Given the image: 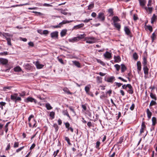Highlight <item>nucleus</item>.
Returning <instances> with one entry per match:
<instances>
[{
    "mask_svg": "<svg viewBox=\"0 0 157 157\" xmlns=\"http://www.w3.org/2000/svg\"><path fill=\"white\" fill-rule=\"evenodd\" d=\"M84 26L83 24H81L75 26L74 27L75 29H79L81 27H83Z\"/></svg>",
    "mask_w": 157,
    "mask_h": 157,
    "instance_id": "nucleus-17",
    "label": "nucleus"
},
{
    "mask_svg": "<svg viewBox=\"0 0 157 157\" xmlns=\"http://www.w3.org/2000/svg\"><path fill=\"white\" fill-rule=\"evenodd\" d=\"M63 115L67 116L69 118H70V117L69 116L67 110H63Z\"/></svg>",
    "mask_w": 157,
    "mask_h": 157,
    "instance_id": "nucleus-26",
    "label": "nucleus"
},
{
    "mask_svg": "<svg viewBox=\"0 0 157 157\" xmlns=\"http://www.w3.org/2000/svg\"><path fill=\"white\" fill-rule=\"evenodd\" d=\"M147 117L149 119H150L151 118V117L152 115L151 113L150 112L149 109H147Z\"/></svg>",
    "mask_w": 157,
    "mask_h": 157,
    "instance_id": "nucleus-21",
    "label": "nucleus"
},
{
    "mask_svg": "<svg viewBox=\"0 0 157 157\" xmlns=\"http://www.w3.org/2000/svg\"><path fill=\"white\" fill-rule=\"evenodd\" d=\"M156 16L155 15V14H154L151 18V23L153 24L154 23L156 19Z\"/></svg>",
    "mask_w": 157,
    "mask_h": 157,
    "instance_id": "nucleus-24",
    "label": "nucleus"
},
{
    "mask_svg": "<svg viewBox=\"0 0 157 157\" xmlns=\"http://www.w3.org/2000/svg\"><path fill=\"white\" fill-rule=\"evenodd\" d=\"M100 144V142L99 141H98L96 143V147L97 148H98L99 145Z\"/></svg>",
    "mask_w": 157,
    "mask_h": 157,
    "instance_id": "nucleus-64",
    "label": "nucleus"
},
{
    "mask_svg": "<svg viewBox=\"0 0 157 157\" xmlns=\"http://www.w3.org/2000/svg\"><path fill=\"white\" fill-rule=\"evenodd\" d=\"M55 113L53 112H50V116L52 117V118H54V117Z\"/></svg>",
    "mask_w": 157,
    "mask_h": 157,
    "instance_id": "nucleus-51",
    "label": "nucleus"
},
{
    "mask_svg": "<svg viewBox=\"0 0 157 157\" xmlns=\"http://www.w3.org/2000/svg\"><path fill=\"white\" fill-rule=\"evenodd\" d=\"M24 148V147L23 146L22 147H21L18 149H17L16 150V152H18L19 151H21V150H22Z\"/></svg>",
    "mask_w": 157,
    "mask_h": 157,
    "instance_id": "nucleus-57",
    "label": "nucleus"
},
{
    "mask_svg": "<svg viewBox=\"0 0 157 157\" xmlns=\"http://www.w3.org/2000/svg\"><path fill=\"white\" fill-rule=\"evenodd\" d=\"M57 10L60 11L61 13L64 15H67V14H68L69 15H71V13H68L67 12H65L64 10H63L62 9H57Z\"/></svg>",
    "mask_w": 157,
    "mask_h": 157,
    "instance_id": "nucleus-13",
    "label": "nucleus"
},
{
    "mask_svg": "<svg viewBox=\"0 0 157 157\" xmlns=\"http://www.w3.org/2000/svg\"><path fill=\"white\" fill-rule=\"evenodd\" d=\"M97 18L101 21H104L105 19L104 13L102 12L99 13L98 14Z\"/></svg>",
    "mask_w": 157,
    "mask_h": 157,
    "instance_id": "nucleus-2",
    "label": "nucleus"
},
{
    "mask_svg": "<svg viewBox=\"0 0 157 157\" xmlns=\"http://www.w3.org/2000/svg\"><path fill=\"white\" fill-rule=\"evenodd\" d=\"M46 106L47 108V109L48 110H50L52 109V107L50 105V104L49 103H47L46 104Z\"/></svg>",
    "mask_w": 157,
    "mask_h": 157,
    "instance_id": "nucleus-40",
    "label": "nucleus"
},
{
    "mask_svg": "<svg viewBox=\"0 0 157 157\" xmlns=\"http://www.w3.org/2000/svg\"><path fill=\"white\" fill-rule=\"evenodd\" d=\"M147 64V61L146 58L144 57L143 58V65L144 67H145L146 66Z\"/></svg>",
    "mask_w": 157,
    "mask_h": 157,
    "instance_id": "nucleus-32",
    "label": "nucleus"
},
{
    "mask_svg": "<svg viewBox=\"0 0 157 157\" xmlns=\"http://www.w3.org/2000/svg\"><path fill=\"white\" fill-rule=\"evenodd\" d=\"M86 36V35L85 34H81L80 35H79L78 36H77L78 39L79 40H80L81 39L84 38Z\"/></svg>",
    "mask_w": 157,
    "mask_h": 157,
    "instance_id": "nucleus-23",
    "label": "nucleus"
},
{
    "mask_svg": "<svg viewBox=\"0 0 157 157\" xmlns=\"http://www.w3.org/2000/svg\"><path fill=\"white\" fill-rule=\"evenodd\" d=\"M114 78L113 77H111L107 79V81L108 82H112Z\"/></svg>",
    "mask_w": 157,
    "mask_h": 157,
    "instance_id": "nucleus-29",
    "label": "nucleus"
},
{
    "mask_svg": "<svg viewBox=\"0 0 157 157\" xmlns=\"http://www.w3.org/2000/svg\"><path fill=\"white\" fill-rule=\"evenodd\" d=\"M72 21H65L64 20L62 22H60L59 23L60 25L61 26V25H62L64 24H65L66 23H69L70 22H72Z\"/></svg>",
    "mask_w": 157,
    "mask_h": 157,
    "instance_id": "nucleus-31",
    "label": "nucleus"
},
{
    "mask_svg": "<svg viewBox=\"0 0 157 157\" xmlns=\"http://www.w3.org/2000/svg\"><path fill=\"white\" fill-rule=\"evenodd\" d=\"M29 126L30 127L33 128L36 127V122L33 120L32 122H29Z\"/></svg>",
    "mask_w": 157,
    "mask_h": 157,
    "instance_id": "nucleus-7",
    "label": "nucleus"
},
{
    "mask_svg": "<svg viewBox=\"0 0 157 157\" xmlns=\"http://www.w3.org/2000/svg\"><path fill=\"white\" fill-rule=\"evenodd\" d=\"M129 84H127L126 85H125V84L123 85L122 86V87L123 89H126L127 87H128V86H127L128 85H129Z\"/></svg>",
    "mask_w": 157,
    "mask_h": 157,
    "instance_id": "nucleus-59",
    "label": "nucleus"
},
{
    "mask_svg": "<svg viewBox=\"0 0 157 157\" xmlns=\"http://www.w3.org/2000/svg\"><path fill=\"white\" fill-rule=\"evenodd\" d=\"M137 66L138 71L139 73L141 69V63L140 61H138L137 62Z\"/></svg>",
    "mask_w": 157,
    "mask_h": 157,
    "instance_id": "nucleus-9",
    "label": "nucleus"
},
{
    "mask_svg": "<svg viewBox=\"0 0 157 157\" xmlns=\"http://www.w3.org/2000/svg\"><path fill=\"white\" fill-rule=\"evenodd\" d=\"M97 79L98 81L99 82H101V78L99 77L98 76L97 77Z\"/></svg>",
    "mask_w": 157,
    "mask_h": 157,
    "instance_id": "nucleus-56",
    "label": "nucleus"
},
{
    "mask_svg": "<svg viewBox=\"0 0 157 157\" xmlns=\"http://www.w3.org/2000/svg\"><path fill=\"white\" fill-rule=\"evenodd\" d=\"M48 31L47 30H44L43 32V34H47L48 33Z\"/></svg>",
    "mask_w": 157,
    "mask_h": 157,
    "instance_id": "nucleus-62",
    "label": "nucleus"
},
{
    "mask_svg": "<svg viewBox=\"0 0 157 157\" xmlns=\"http://www.w3.org/2000/svg\"><path fill=\"white\" fill-rule=\"evenodd\" d=\"M59 150H57L56 151H55L53 153V155H54V157H55L57 155L58 153H59Z\"/></svg>",
    "mask_w": 157,
    "mask_h": 157,
    "instance_id": "nucleus-54",
    "label": "nucleus"
},
{
    "mask_svg": "<svg viewBox=\"0 0 157 157\" xmlns=\"http://www.w3.org/2000/svg\"><path fill=\"white\" fill-rule=\"evenodd\" d=\"M150 96L152 98L154 99L155 100H156V98L155 94H153L152 93H151L150 94Z\"/></svg>",
    "mask_w": 157,
    "mask_h": 157,
    "instance_id": "nucleus-35",
    "label": "nucleus"
},
{
    "mask_svg": "<svg viewBox=\"0 0 157 157\" xmlns=\"http://www.w3.org/2000/svg\"><path fill=\"white\" fill-rule=\"evenodd\" d=\"M72 21H65L64 20L62 22H60L59 23L60 25L61 26V25H62L64 24H65L66 23H69L70 22H72Z\"/></svg>",
    "mask_w": 157,
    "mask_h": 157,
    "instance_id": "nucleus-30",
    "label": "nucleus"
},
{
    "mask_svg": "<svg viewBox=\"0 0 157 157\" xmlns=\"http://www.w3.org/2000/svg\"><path fill=\"white\" fill-rule=\"evenodd\" d=\"M108 12L109 13H110V15L113 16V10L112 9H109L108 10Z\"/></svg>",
    "mask_w": 157,
    "mask_h": 157,
    "instance_id": "nucleus-46",
    "label": "nucleus"
},
{
    "mask_svg": "<svg viewBox=\"0 0 157 157\" xmlns=\"http://www.w3.org/2000/svg\"><path fill=\"white\" fill-rule=\"evenodd\" d=\"M67 30L66 29L63 30L60 33V35L61 37H63L65 36L66 34Z\"/></svg>",
    "mask_w": 157,
    "mask_h": 157,
    "instance_id": "nucleus-20",
    "label": "nucleus"
},
{
    "mask_svg": "<svg viewBox=\"0 0 157 157\" xmlns=\"http://www.w3.org/2000/svg\"><path fill=\"white\" fill-rule=\"evenodd\" d=\"M0 62L2 64L5 65L8 63V61L6 59H0Z\"/></svg>",
    "mask_w": 157,
    "mask_h": 157,
    "instance_id": "nucleus-12",
    "label": "nucleus"
},
{
    "mask_svg": "<svg viewBox=\"0 0 157 157\" xmlns=\"http://www.w3.org/2000/svg\"><path fill=\"white\" fill-rule=\"evenodd\" d=\"M127 69V68L124 65L121 64V71L122 72H124Z\"/></svg>",
    "mask_w": 157,
    "mask_h": 157,
    "instance_id": "nucleus-22",
    "label": "nucleus"
},
{
    "mask_svg": "<svg viewBox=\"0 0 157 157\" xmlns=\"http://www.w3.org/2000/svg\"><path fill=\"white\" fill-rule=\"evenodd\" d=\"M82 108L84 111H85L86 109V105H82Z\"/></svg>",
    "mask_w": 157,
    "mask_h": 157,
    "instance_id": "nucleus-60",
    "label": "nucleus"
},
{
    "mask_svg": "<svg viewBox=\"0 0 157 157\" xmlns=\"http://www.w3.org/2000/svg\"><path fill=\"white\" fill-rule=\"evenodd\" d=\"M8 54L7 52H1L0 53V55H6Z\"/></svg>",
    "mask_w": 157,
    "mask_h": 157,
    "instance_id": "nucleus-61",
    "label": "nucleus"
},
{
    "mask_svg": "<svg viewBox=\"0 0 157 157\" xmlns=\"http://www.w3.org/2000/svg\"><path fill=\"white\" fill-rule=\"evenodd\" d=\"M94 6V4H90L88 6V10H90L91 9L93 8Z\"/></svg>",
    "mask_w": 157,
    "mask_h": 157,
    "instance_id": "nucleus-45",
    "label": "nucleus"
},
{
    "mask_svg": "<svg viewBox=\"0 0 157 157\" xmlns=\"http://www.w3.org/2000/svg\"><path fill=\"white\" fill-rule=\"evenodd\" d=\"M156 104V102L153 100H152L150 104V106H151L153 105H155Z\"/></svg>",
    "mask_w": 157,
    "mask_h": 157,
    "instance_id": "nucleus-49",
    "label": "nucleus"
},
{
    "mask_svg": "<svg viewBox=\"0 0 157 157\" xmlns=\"http://www.w3.org/2000/svg\"><path fill=\"white\" fill-rule=\"evenodd\" d=\"M146 128V126L145 125V123L144 122H143L141 124V129H144Z\"/></svg>",
    "mask_w": 157,
    "mask_h": 157,
    "instance_id": "nucleus-50",
    "label": "nucleus"
},
{
    "mask_svg": "<svg viewBox=\"0 0 157 157\" xmlns=\"http://www.w3.org/2000/svg\"><path fill=\"white\" fill-rule=\"evenodd\" d=\"M19 143L18 142H15L14 145V147L16 148L18 147Z\"/></svg>",
    "mask_w": 157,
    "mask_h": 157,
    "instance_id": "nucleus-55",
    "label": "nucleus"
},
{
    "mask_svg": "<svg viewBox=\"0 0 157 157\" xmlns=\"http://www.w3.org/2000/svg\"><path fill=\"white\" fill-rule=\"evenodd\" d=\"M79 41L77 36L74 37L71 39L69 40V41L70 42H77Z\"/></svg>",
    "mask_w": 157,
    "mask_h": 157,
    "instance_id": "nucleus-14",
    "label": "nucleus"
},
{
    "mask_svg": "<svg viewBox=\"0 0 157 157\" xmlns=\"http://www.w3.org/2000/svg\"><path fill=\"white\" fill-rule=\"evenodd\" d=\"M6 40L8 44L9 45H11L10 39L9 38L6 37Z\"/></svg>",
    "mask_w": 157,
    "mask_h": 157,
    "instance_id": "nucleus-37",
    "label": "nucleus"
},
{
    "mask_svg": "<svg viewBox=\"0 0 157 157\" xmlns=\"http://www.w3.org/2000/svg\"><path fill=\"white\" fill-rule=\"evenodd\" d=\"M114 67L116 68L117 70L118 71L120 68V66L117 64H116L114 66Z\"/></svg>",
    "mask_w": 157,
    "mask_h": 157,
    "instance_id": "nucleus-41",
    "label": "nucleus"
},
{
    "mask_svg": "<svg viewBox=\"0 0 157 157\" xmlns=\"http://www.w3.org/2000/svg\"><path fill=\"white\" fill-rule=\"evenodd\" d=\"M146 29H148L151 32L152 31L153 29L151 26L150 25H147L146 26Z\"/></svg>",
    "mask_w": 157,
    "mask_h": 157,
    "instance_id": "nucleus-38",
    "label": "nucleus"
},
{
    "mask_svg": "<svg viewBox=\"0 0 157 157\" xmlns=\"http://www.w3.org/2000/svg\"><path fill=\"white\" fill-rule=\"evenodd\" d=\"M147 9H148L149 13H150V14L151 13L152 11V10H153L152 8V7H148L147 8V7H145V9L146 10H147Z\"/></svg>",
    "mask_w": 157,
    "mask_h": 157,
    "instance_id": "nucleus-33",
    "label": "nucleus"
},
{
    "mask_svg": "<svg viewBox=\"0 0 157 157\" xmlns=\"http://www.w3.org/2000/svg\"><path fill=\"white\" fill-rule=\"evenodd\" d=\"M35 64L36 66V68L38 69L42 68L44 66V65L40 64L39 62L38 61H37L36 62Z\"/></svg>",
    "mask_w": 157,
    "mask_h": 157,
    "instance_id": "nucleus-5",
    "label": "nucleus"
},
{
    "mask_svg": "<svg viewBox=\"0 0 157 157\" xmlns=\"http://www.w3.org/2000/svg\"><path fill=\"white\" fill-rule=\"evenodd\" d=\"M29 5V4H28V3H26L23 4L17 5H13V6H11V7H15L18 6H24V5Z\"/></svg>",
    "mask_w": 157,
    "mask_h": 157,
    "instance_id": "nucleus-44",
    "label": "nucleus"
},
{
    "mask_svg": "<svg viewBox=\"0 0 157 157\" xmlns=\"http://www.w3.org/2000/svg\"><path fill=\"white\" fill-rule=\"evenodd\" d=\"M6 104V103L3 101L0 102V105L1 106H4Z\"/></svg>",
    "mask_w": 157,
    "mask_h": 157,
    "instance_id": "nucleus-63",
    "label": "nucleus"
},
{
    "mask_svg": "<svg viewBox=\"0 0 157 157\" xmlns=\"http://www.w3.org/2000/svg\"><path fill=\"white\" fill-rule=\"evenodd\" d=\"M114 61L116 63H119L121 61V58L119 56H114Z\"/></svg>",
    "mask_w": 157,
    "mask_h": 157,
    "instance_id": "nucleus-19",
    "label": "nucleus"
},
{
    "mask_svg": "<svg viewBox=\"0 0 157 157\" xmlns=\"http://www.w3.org/2000/svg\"><path fill=\"white\" fill-rule=\"evenodd\" d=\"M53 127L55 129L56 131L57 132L58 129V125L56 124H55L53 125Z\"/></svg>",
    "mask_w": 157,
    "mask_h": 157,
    "instance_id": "nucleus-48",
    "label": "nucleus"
},
{
    "mask_svg": "<svg viewBox=\"0 0 157 157\" xmlns=\"http://www.w3.org/2000/svg\"><path fill=\"white\" fill-rule=\"evenodd\" d=\"M12 88L11 86H7L6 87H4L3 88V91H6V89L10 90L11 88Z\"/></svg>",
    "mask_w": 157,
    "mask_h": 157,
    "instance_id": "nucleus-42",
    "label": "nucleus"
},
{
    "mask_svg": "<svg viewBox=\"0 0 157 157\" xmlns=\"http://www.w3.org/2000/svg\"><path fill=\"white\" fill-rule=\"evenodd\" d=\"M112 20L114 23L119 21L118 17L117 16H114L112 18Z\"/></svg>",
    "mask_w": 157,
    "mask_h": 157,
    "instance_id": "nucleus-28",
    "label": "nucleus"
},
{
    "mask_svg": "<svg viewBox=\"0 0 157 157\" xmlns=\"http://www.w3.org/2000/svg\"><path fill=\"white\" fill-rule=\"evenodd\" d=\"M104 56L105 57L110 59L111 57V53L110 52H106L104 54Z\"/></svg>",
    "mask_w": 157,
    "mask_h": 157,
    "instance_id": "nucleus-10",
    "label": "nucleus"
},
{
    "mask_svg": "<svg viewBox=\"0 0 157 157\" xmlns=\"http://www.w3.org/2000/svg\"><path fill=\"white\" fill-rule=\"evenodd\" d=\"M152 125L153 126L155 125L156 123V118L155 117H152Z\"/></svg>",
    "mask_w": 157,
    "mask_h": 157,
    "instance_id": "nucleus-27",
    "label": "nucleus"
},
{
    "mask_svg": "<svg viewBox=\"0 0 157 157\" xmlns=\"http://www.w3.org/2000/svg\"><path fill=\"white\" fill-rule=\"evenodd\" d=\"M143 70L144 74L146 75H148V69L147 68V66L144 67Z\"/></svg>",
    "mask_w": 157,
    "mask_h": 157,
    "instance_id": "nucleus-15",
    "label": "nucleus"
},
{
    "mask_svg": "<svg viewBox=\"0 0 157 157\" xmlns=\"http://www.w3.org/2000/svg\"><path fill=\"white\" fill-rule=\"evenodd\" d=\"M133 19L134 21H136L138 19V18L137 17V15L136 14H134L133 15Z\"/></svg>",
    "mask_w": 157,
    "mask_h": 157,
    "instance_id": "nucleus-53",
    "label": "nucleus"
},
{
    "mask_svg": "<svg viewBox=\"0 0 157 157\" xmlns=\"http://www.w3.org/2000/svg\"><path fill=\"white\" fill-rule=\"evenodd\" d=\"M140 5L142 6H144L146 3V1L145 0H138Z\"/></svg>",
    "mask_w": 157,
    "mask_h": 157,
    "instance_id": "nucleus-16",
    "label": "nucleus"
},
{
    "mask_svg": "<svg viewBox=\"0 0 157 157\" xmlns=\"http://www.w3.org/2000/svg\"><path fill=\"white\" fill-rule=\"evenodd\" d=\"M58 33L57 31H55L52 33H51V37L52 38H56L58 37Z\"/></svg>",
    "mask_w": 157,
    "mask_h": 157,
    "instance_id": "nucleus-4",
    "label": "nucleus"
},
{
    "mask_svg": "<svg viewBox=\"0 0 157 157\" xmlns=\"http://www.w3.org/2000/svg\"><path fill=\"white\" fill-rule=\"evenodd\" d=\"M25 101L27 102H34L35 104H36L37 103L36 100L32 97H28L26 99Z\"/></svg>",
    "mask_w": 157,
    "mask_h": 157,
    "instance_id": "nucleus-3",
    "label": "nucleus"
},
{
    "mask_svg": "<svg viewBox=\"0 0 157 157\" xmlns=\"http://www.w3.org/2000/svg\"><path fill=\"white\" fill-rule=\"evenodd\" d=\"M90 85H89L87 86H86L85 88V90L86 91V94H89V92L90 90Z\"/></svg>",
    "mask_w": 157,
    "mask_h": 157,
    "instance_id": "nucleus-18",
    "label": "nucleus"
},
{
    "mask_svg": "<svg viewBox=\"0 0 157 157\" xmlns=\"http://www.w3.org/2000/svg\"><path fill=\"white\" fill-rule=\"evenodd\" d=\"M21 100V98L17 96L16 99L15 101V102L16 103L17 101H20Z\"/></svg>",
    "mask_w": 157,
    "mask_h": 157,
    "instance_id": "nucleus-58",
    "label": "nucleus"
},
{
    "mask_svg": "<svg viewBox=\"0 0 157 157\" xmlns=\"http://www.w3.org/2000/svg\"><path fill=\"white\" fill-rule=\"evenodd\" d=\"M124 31L126 34L128 35H130L131 32L128 27L125 26L124 27Z\"/></svg>",
    "mask_w": 157,
    "mask_h": 157,
    "instance_id": "nucleus-8",
    "label": "nucleus"
},
{
    "mask_svg": "<svg viewBox=\"0 0 157 157\" xmlns=\"http://www.w3.org/2000/svg\"><path fill=\"white\" fill-rule=\"evenodd\" d=\"M14 71H21V69L19 67H15L14 69Z\"/></svg>",
    "mask_w": 157,
    "mask_h": 157,
    "instance_id": "nucleus-34",
    "label": "nucleus"
},
{
    "mask_svg": "<svg viewBox=\"0 0 157 157\" xmlns=\"http://www.w3.org/2000/svg\"><path fill=\"white\" fill-rule=\"evenodd\" d=\"M114 26L118 29H120L121 28L120 25L118 23H114Z\"/></svg>",
    "mask_w": 157,
    "mask_h": 157,
    "instance_id": "nucleus-39",
    "label": "nucleus"
},
{
    "mask_svg": "<svg viewBox=\"0 0 157 157\" xmlns=\"http://www.w3.org/2000/svg\"><path fill=\"white\" fill-rule=\"evenodd\" d=\"M133 58L135 60H136L138 58V56L137 54L136 53H134L133 54Z\"/></svg>",
    "mask_w": 157,
    "mask_h": 157,
    "instance_id": "nucleus-43",
    "label": "nucleus"
},
{
    "mask_svg": "<svg viewBox=\"0 0 157 157\" xmlns=\"http://www.w3.org/2000/svg\"><path fill=\"white\" fill-rule=\"evenodd\" d=\"M73 63L74 64L77 66L78 67H80V63H79V62L77 61H75L73 62Z\"/></svg>",
    "mask_w": 157,
    "mask_h": 157,
    "instance_id": "nucleus-36",
    "label": "nucleus"
},
{
    "mask_svg": "<svg viewBox=\"0 0 157 157\" xmlns=\"http://www.w3.org/2000/svg\"><path fill=\"white\" fill-rule=\"evenodd\" d=\"M2 35L3 36L5 37L6 38V36H12L10 35V34H9L8 33H3L2 34Z\"/></svg>",
    "mask_w": 157,
    "mask_h": 157,
    "instance_id": "nucleus-47",
    "label": "nucleus"
},
{
    "mask_svg": "<svg viewBox=\"0 0 157 157\" xmlns=\"http://www.w3.org/2000/svg\"><path fill=\"white\" fill-rule=\"evenodd\" d=\"M85 40L86 43L89 44H93L96 41V39L94 37H86L85 38Z\"/></svg>",
    "mask_w": 157,
    "mask_h": 157,
    "instance_id": "nucleus-1",
    "label": "nucleus"
},
{
    "mask_svg": "<svg viewBox=\"0 0 157 157\" xmlns=\"http://www.w3.org/2000/svg\"><path fill=\"white\" fill-rule=\"evenodd\" d=\"M18 96V94L17 93H15L13 94V95H11V99L13 101H14L15 102V101L16 99V97L17 96Z\"/></svg>",
    "mask_w": 157,
    "mask_h": 157,
    "instance_id": "nucleus-11",
    "label": "nucleus"
},
{
    "mask_svg": "<svg viewBox=\"0 0 157 157\" xmlns=\"http://www.w3.org/2000/svg\"><path fill=\"white\" fill-rule=\"evenodd\" d=\"M63 90L67 94H72V93H71L69 90L67 88H64L63 89Z\"/></svg>",
    "mask_w": 157,
    "mask_h": 157,
    "instance_id": "nucleus-25",
    "label": "nucleus"
},
{
    "mask_svg": "<svg viewBox=\"0 0 157 157\" xmlns=\"http://www.w3.org/2000/svg\"><path fill=\"white\" fill-rule=\"evenodd\" d=\"M128 88L129 89L128 90V92L129 93V94H132L133 93V88L130 84H129V85H128Z\"/></svg>",
    "mask_w": 157,
    "mask_h": 157,
    "instance_id": "nucleus-6",
    "label": "nucleus"
},
{
    "mask_svg": "<svg viewBox=\"0 0 157 157\" xmlns=\"http://www.w3.org/2000/svg\"><path fill=\"white\" fill-rule=\"evenodd\" d=\"M156 35L154 33H153L152 34V36H151V38L152 39V41L153 42L154 40V38H155Z\"/></svg>",
    "mask_w": 157,
    "mask_h": 157,
    "instance_id": "nucleus-52",
    "label": "nucleus"
}]
</instances>
